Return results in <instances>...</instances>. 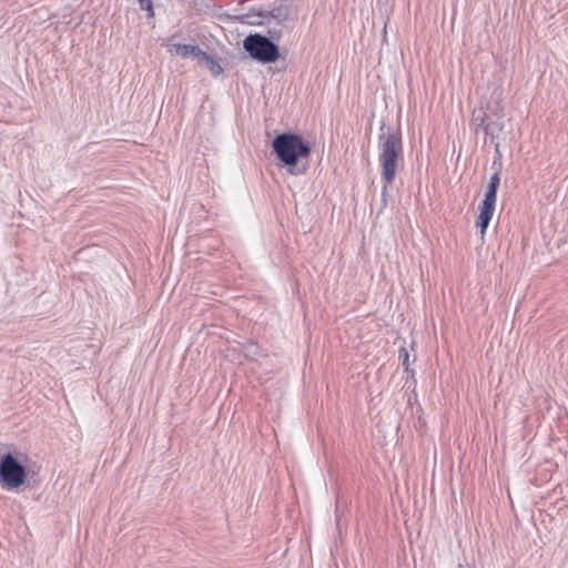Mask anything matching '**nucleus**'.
I'll return each mask as SVG.
<instances>
[{"label":"nucleus","instance_id":"nucleus-2","mask_svg":"<svg viewBox=\"0 0 568 568\" xmlns=\"http://www.w3.org/2000/svg\"><path fill=\"white\" fill-rule=\"evenodd\" d=\"M402 161L403 142L400 132L395 131L387 135H379L378 162L384 189L394 182Z\"/></svg>","mask_w":568,"mask_h":568},{"label":"nucleus","instance_id":"nucleus-4","mask_svg":"<svg viewBox=\"0 0 568 568\" xmlns=\"http://www.w3.org/2000/svg\"><path fill=\"white\" fill-rule=\"evenodd\" d=\"M26 467L11 454L0 455V485L7 490L17 489L26 483Z\"/></svg>","mask_w":568,"mask_h":568},{"label":"nucleus","instance_id":"nucleus-7","mask_svg":"<svg viewBox=\"0 0 568 568\" xmlns=\"http://www.w3.org/2000/svg\"><path fill=\"white\" fill-rule=\"evenodd\" d=\"M258 16L267 19V26H271L272 22L281 24L288 17V8L285 6H280L271 11H260Z\"/></svg>","mask_w":568,"mask_h":568},{"label":"nucleus","instance_id":"nucleus-10","mask_svg":"<svg viewBox=\"0 0 568 568\" xmlns=\"http://www.w3.org/2000/svg\"><path fill=\"white\" fill-rule=\"evenodd\" d=\"M139 4H140V8H141L142 10L148 11V16H149V17H153V16H154V10H153V2H152V0H139Z\"/></svg>","mask_w":568,"mask_h":568},{"label":"nucleus","instance_id":"nucleus-11","mask_svg":"<svg viewBox=\"0 0 568 568\" xmlns=\"http://www.w3.org/2000/svg\"><path fill=\"white\" fill-rule=\"evenodd\" d=\"M489 184L491 185H495V186H499V183H500V176H499V173L498 172H495L490 179H489Z\"/></svg>","mask_w":568,"mask_h":568},{"label":"nucleus","instance_id":"nucleus-9","mask_svg":"<svg viewBox=\"0 0 568 568\" xmlns=\"http://www.w3.org/2000/svg\"><path fill=\"white\" fill-rule=\"evenodd\" d=\"M268 27H270L268 28V34H270L268 38L271 40H278V39H281L285 27L282 26V23L277 24V26H275L273 28L271 26H268Z\"/></svg>","mask_w":568,"mask_h":568},{"label":"nucleus","instance_id":"nucleus-12","mask_svg":"<svg viewBox=\"0 0 568 568\" xmlns=\"http://www.w3.org/2000/svg\"><path fill=\"white\" fill-rule=\"evenodd\" d=\"M402 355L404 356V358H403V365H405V366H406V365L408 364V353H407V351L403 348V349L400 351V356H402Z\"/></svg>","mask_w":568,"mask_h":568},{"label":"nucleus","instance_id":"nucleus-3","mask_svg":"<svg viewBox=\"0 0 568 568\" xmlns=\"http://www.w3.org/2000/svg\"><path fill=\"white\" fill-rule=\"evenodd\" d=\"M243 48L252 59L261 63L275 62L280 57L278 45L260 33L248 34L243 41Z\"/></svg>","mask_w":568,"mask_h":568},{"label":"nucleus","instance_id":"nucleus-6","mask_svg":"<svg viewBox=\"0 0 568 568\" xmlns=\"http://www.w3.org/2000/svg\"><path fill=\"white\" fill-rule=\"evenodd\" d=\"M170 52H175L178 55L182 58H189L192 57L200 60L202 53L204 52L199 45H191V44H180V43H173L169 45Z\"/></svg>","mask_w":568,"mask_h":568},{"label":"nucleus","instance_id":"nucleus-1","mask_svg":"<svg viewBox=\"0 0 568 568\" xmlns=\"http://www.w3.org/2000/svg\"><path fill=\"white\" fill-rule=\"evenodd\" d=\"M272 148L282 166L292 175L305 173L306 166H300V159L311 154V145L298 134L286 132L277 134L272 141Z\"/></svg>","mask_w":568,"mask_h":568},{"label":"nucleus","instance_id":"nucleus-5","mask_svg":"<svg viewBox=\"0 0 568 568\" xmlns=\"http://www.w3.org/2000/svg\"><path fill=\"white\" fill-rule=\"evenodd\" d=\"M497 189V186L488 183L485 192V197L480 205L479 215L476 221V226L480 229L481 236H484L495 212Z\"/></svg>","mask_w":568,"mask_h":568},{"label":"nucleus","instance_id":"nucleus-8","mask_svg":"<svg viewBox=\"0 0 568 568\" xmlns=\"http://www.w3.org/2000/svg\"><path fill=\"white\" fill-rule=\"evenodd\" d=\"M199 62L204 64L213 75H220L223 72V68L220 65V63L205 51L202 53Z\"/></svg>","mask_w":568,"mask_h":568},{"label":"nucleus","instance_id":"nucleus-13","mask_svg":"<svg viewBox=\"0 0 568 568\" xmlns=\"http://www.w3.org/2000/svg\"><path fill=\"white\" fill-rule=\"evenodd\" d=\"M457 568H463L460 565Z\"/></svg>","mask_w":568,"mask_h":568}]
</instances>
